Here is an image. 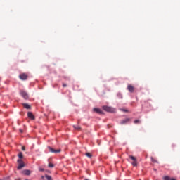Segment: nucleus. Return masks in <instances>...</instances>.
Listing matches in <instances>:
<instances>
[{
    "instance_id": "obj_1",
    "label": "nucleus",
    "mask_w": 180,
    "mask_h": 180,
    "mask_svg": "<svg viewBox=\"0 0 180 180\" xmlns=\"http://www.w3.org/2000/svg\"><path fill=\"white\" fill-rule=\"evenodd\" d=\"M103 110H105V112H110V113H115L116 112V110L112 107H108L106 105L103 106Z\"/></svg>"
},
{
    "instance_id": "obj_2",
    "label": "nucleus",
    "mask_w": 180,
    "mask_h": 180,
    "mask_svg": "<svg viewBox=\"0 0 180 180\" xmlns=\"http://www.w3.org/2000/svg\"><path fill=\"white\" fill-rule=\"evenodd\" d=\"M20 95H21L24 99H29V95L26 91L23 90L20 91Z\"/></svg>"
},
{
    "instance_id": "obj_3",
    "label": "nucleus",
    "mask_w": 180,
    "mask_h": 180,
    "mask_svg": "<svg viewBox=\"0 0 180 180\" xmlns=\"http://www.w3.org/2000/svg\"><path fill=\"white\" fill-rule=\"evenodd\" d=\"M131 160H132V165L133 167H137V158L133 155H129V156Z\"/></svg>"
},
{
    "instance_id": "obj_4",
    "label": "nucleus",
    "mask_w": 180,
    "mask_h": 180,
    "mask_svg": "<svg viewBox=\"0 0 180 180\" xmlns=\"http://www.w3.org/2000/svg\"><path fill=\"white\" fill-rule=\"evenodd\" d=\"M18 169H22V168H23V167H25V163L23 162V161L20 159H19L18 160Z\"/></svg>"
},
{
    "instance_id": "obj_5",
    "label": "nucleus",
    "mask_w": 180,
    "mask_h": 180,
    "mask_svg": "<svg viewBox=\"0 0 180 180\" xmlns=\"http://www.w3.org/2000/svg\"><path fill=\"white\" fill-rule=\"evenodd\" d=\"M19 78L22 79V81H26V79H27V74L22 73L19 75Z\"/></svg>"
},
{
    "instance_id": "obj_6",
    "label": "nucleus",
    "mask_w": 180,
    "mask_h": 180,
    "mask_svg": "<svg viewBox=\"0 0 180 180\" xmlns=\"http://www.w3.org/2000/svg\"><path fill=\"white\" fill-rule=\"evenodd\" d=\"M41 180H53V178L47 174H45V176H41Z\"/></svg>"
},
{
    "instance_id": "obj_7",
    "label": "nucleus",
    "mask_w": 180,
    "mask_h": 180,
    "mask_svg": "<svg viewBox=\"0 0 180 180\" xmlns=\"http://www.w3.org/2000/svg\"><path fill=\"white\" fill-rule=\"evenodd\" d=\"M48 149L49 150L50 153H60L61 152V150L58 149V150H55L54 148L50 147V146H48Z\"/></svg>"
},
{
    "instance_id": "obj_8",
    "label": "nucleus",
    "mask_w": 180,
    "mask_h": 180,
    "mask_svg": "<svg viewBox=\"0 0 180 180\" xmlns=\"http://www.w3.org/2000/svg\"><path fill=\"white\" fill-rule=\"evenodd\" d=\"M22 174H23V175L29 176L30 174H32V172H30V170L25 169L22 172Z\"/></svg>"
},
{
    "instance_id": "obj_9",
    "label": "nucleus",
    "mask_w": 180,
    "mask_h": 180,
    "mask_svg": "<svg viewBox=\"0 0 180 180\" xmlns=\"http://www.w3.org/2000/svg\"><path fill=\"white\" fill-rule=\"evenodd\" d=\"M27 116L30 119H31V120H34V115H33V113H32V112H28Z\"/></svg>"
},
{
    "instance_id": "obj_10",
    "label": "nucleus",
    "mask_w": 180,
    "mask_h": 180,
    "mask_svg": "<svg viewBox=\"0 0 180 180\" xmlns=\"http://www.w3.org/2000/svg\"><path fill=\"white\" fill-rule=\"evenodd\" d=\"M129 122H130V119L129 118H127V119L122 120L120 122V124H126V123H129Z\"/></svg>"
},
{
    "instance_id": "obj_11",
    "label": "nucleus",
    "mask_w": 180,
    "mask_h": 180,
    "mask_svg": "<svg viewBox=\"0 0 180 180\" xmlns=\"http://www.w3.org/2000/svg\"><path fill=\"white\" fill-rule=\"evenodd\" d=\"M127 89L128 91H129L130 92H134V86H131V85H128L127 86Z\"/></svg>"
},
{
    "instance_id": "obj_12",
    "label": "nucleus",
    "mask_w": 180,
    "mask_h": 180,
    "mask_svg": "<svg viewBox=\"0 0 180 180\" xmlns=\"http://www.w3.org/2000/svg\"><path fill=\"white\" fill-rule=\"evenodd\" d=\"M94 112H96V113H98L99 115H102V113H103V112L99 108H94Z\"/></svg>"
},
{
    "instance_id": "obj_13",
    "label": "nucleus",
    "mask_w": 180,
    "mask_h": 180,
    "mask_svg": "<svg viewBox=\"0 0 180 180\" xmlns=\"http://www.w3.org/2000/svg\"><path fill=\"white\" fill-rule=\"evenodd\" d=\"M23 107L25 108V109H31L32 107L30 106V105L27 104V103H23L22 104Z\"/></svg>"
},
{
    "instance_id": "obj_14",
    "label": "nucleus",
    "mask_w": 180,
    "mask_h": 180,
    "mask_svg": "<svg viewBox=\"0 0 180 180\" xmlns=\"http://www.w3.org/2000/svg\"><path fill=\"white\" fill-rule=\"evenodd\" d=\"M73 127L75 129V130H81V127L78 125H74Z\"/></svg>"
},
{
    "instance_id": "obj_15",
    "label": "nucleus",
    "mask_w": 180,
    "mask_h": 180,
    "mask_svg": "<svg viewBox=\"0 0 180 180\" xmlns=\"http://www.w3.org/2000/svg\"><path fill=\"white\" fill-rule=\"evenodd\" d=\"M85 155H86V157H89V158H92V154H91L89 153H86Z\"/></svg>"
},
{
    "instance_id": "obj_16",
    "label": "nucleus",
    "mask_w": 180,
    "mask_h": 180,
    "mask_svg": "<svg viewBox=\"0 0 180 180\" xmlns=\"http://www.w3.org/2000/svg\"><path fill=\"white\" fill-rule=\"evenodd\" d=\"M18 157H19L20 160H22V158H23V154L22 153V152L19 153Z\"/></svg>"
},
{
    "instance_id": "obj_17",
    "label": "nucleus",
    "mask_w": 180,
    "mask_h": 180,
    "mask_svg": "<svg viewBox=\"0 0 180 180\" xmlns=\"http://www.w3.org/2000/svg\"><path fill=\"white\" fill-rule=\"evenodd\" d=\"M163 180H171V178L168 176H165L163 177Z\"/></svg>"
},
{
    "instance_id": "obj_18",
    "label": "nucleus",
    "mask_w": 180,
    "mask_h": 180,
    "mask_svg": "<svg viewBox=\"0 0 180 180\" xmlns=\"http://www.w3.org/2000/svg\"><path fill=\"white\" fill-rule=\"evenodd\" d=\"M134 123H135V124H140L141 122H140V120H136L134 121Z\"/></svg>"
},
{
    "instance_id": "obj_19",
    "label": "nucleus",
    "mask_w": 180,
    "mask_h": 180,
    "mask_svg": "<svg viewBox=\"0 0 180 180\" xmlns=\"http://www.w3.org/2000/svg\"><path fill=\"white\" fill-rule=\"evenodd\" d=\"M49 168H54V165L53 163H49Z\"/></svg>"
},
{
    "instance_id": "obj_20",
    "label": "nucleus",
    "mask_w": 180,
    "mask_h": 180,
    "mask_svg": "<svg viewBox=\"0 0 180 180\" xmlns=\"http://www.w3.org/2000/svg\"><path fill=\"white\" fill-rule=\"evenodd\" d=\"M151 161H152V162H158V161H157L155 159H154V158H151Z\"/></svg>"
},
{
    "instance_id": "obj_21",
    "label": "nucleus",
    "mask_w": 180,
    "mask_h": 180,
    "mask_svg": "<svg viewBox=\"0 0 180 180\" xmlns=\"http://www.w3.org/2000/svg\"><path fill=\"white\" fill-rule=\"evenodd\" d=\"M121 110H122V112H129V110H126V109H121Z\"/></svg>"
},
{
    "instance_id": "obj_22",
    "label": "nucleus",
    "mask_w": 180,
    "mask_h": 180,
    "mask_svg": "<svg viewBox=\"0 0 180 180\" xmlns=\"http://www.w3.org/2000/svg\"><path fill=\"white\" fill-rule=\"evenodd\" d=\"M22 151H25L26 148L25 146H22Z\"/></svg>"
},
{
    "instance_id": "obj_23",
    "label": "nucleus",
    "mask_w": 180,
    "mask_h": 180,
    "mask_svg": "<svg viewBox=\"0 0 180 180\" xmlns=\"http://www.w3.org/2000/svg\"><path fill=\"white\" fill-rule=\"evenodd\" d=\"M63 88H65V87L67 86V85L65 84V83H63Z\"/></svg>"
},
{
    "instance_id": "obj_24",
    "label": "nucleus",
    "mask_w": 180,
    "mask_h": 180,
    "mask_svg": "<svg viewBox=\"0 0 180 180\" xmlns=\"http://www.w3.org/2000/svg\"><path fill=\"white\" fill-rule=\"evenodd\" d=\"M39 171L43 172V171H44V169L40 168V169H39Z\"/></svg>"
},
{
    "instance_id": "obj_25",
    "label": "nucleus",
    "mask_w": 180,
    "mask_h": 180,
    "mask_svg": "<svg viewBox=\"0 0 180 180\" xmlns=\"http://www.w3.org/2000/svg\"><path fill=\"white\" fill-rule=\"evenodd\" d=\"M20 133H23V130L20 129Z\"/></svg>"
},
{
    "instance_id": "obj_26",
    "label": "nucleus",
    "mask_w": 180,
    "mask_h": 180,
    "mask_svg": "<svg viewBox=\"0 0 180 180\" xmlns=\"http://www.w3.org/2000/svg\"><path fill=\"white\" fill-rule=\"evenodd\" d=\"M170 180H176L175 179H170Z\"/></svg>"
},
{
    "instance_id": "obj_27",
    "label": "nucleus",
    "mask_w": 180,
    "mask_h": 180,
    "mask_svg": "<svg viewBox=\"0 0 180 180\" xmlns=\"http://www.w3.org/2000/svg\"><path fill=\"white\" fill-rule=\"evenodd\" d=\"M0 180H2V179H0ZM3 180H6V179H3Z\"/></svg>"
}]
</instances>
